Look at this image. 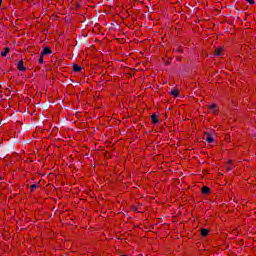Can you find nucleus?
<instances>
[{
	"label": "nucleus",
	"mask_w": 256,
	"mask_h": 256,
	"mask_svg": "<svg viewBox=\"0 0 256 256\" xmlns=\"http://www.w3.org/2000/svg\"><path fill=\"white\" fill-rule=\"evenodd\" d=\"M205 141L208 143H214L215 139L209 133H205Z\"/></svg>",
	"instance_id": "obj_1"
},
{
	"label": "nucleus",
	"mask_w": 256,
	"mask_h": 256,
	"mask_svg": "<svg viewBox=\"0 0 256 256\" xmlns=\"http://www.w3.org/2000/svg\"><path fill=\"white\" fill-rule=\"evenodd\" d=\"M51 53H52L51 49H49V47H45L41 55L45 57V55H51Z\"/></svg>",
	"instance_id": "obj_2"
},
{
	"label": "nucleus",
	"mask_w": 256,
	"mask_h": 256,
	"mask_svg": "<svg viewBox=\"0 0 256 256\" xmlns=\"http://www.w3.org/2000/svg\"><path fill=\"white\" fill-rule=\"evenodd\" d=\"M214 55H217L218 57H223V48H216Z\"/></svg>",
	"instance_id": "obj_3"
},
{
	"label": "nucleus",
	"mask_w": 256,
	"mask_h": 256,
	"mask_svg": "<svg viewBox=\"0 0 256 256\" xmlns=\"http://www.w3.org/2000/svg\"><path fill=\"white\" fill-rule=\"evenodd\" d=\"M202 237H207V235H209V230L202 228L200 231Z\"/></svg>",
	"instance_id": "obj_4"
},
{
	"label": "nucleus",
	"mask_w": 256,
	"mask_h": 256,
	"mask_svg": "<svg viewBox=\"0 0 256 256\" xmlns=\"http://www.w3.org/2000/svg\"><path fill=\"white\" fill-rule=\"evenodd\" d=\"M18 70L19 71H25L26 70L25 66L23 65V61H20L18 63Z\"/></svg>",
	"instance_id": "obj_5"
},
{
	"label": "nucleus",
	"mask_w": 256,
	"mask_h": 256,
	"mask_svg": "<svg viewBox=\"0 0 256 256\" xmlns=\"http://www.w3.org/2000/svg\"><path fill=\"white\" fill-rule=\"evenodd\" d=\"M209 111H211V113H217V106L216 105H210L209 106Z\"/></svg>",
	"instance_id": "obj_6"
},
{
	"label": "nucleus",
	"mask_w": 256,
	"mask_h": 256,
	"mask_svg": "<svg viewBox=\"0 0 256 256\" xmlns=\"http://www.w3.org/2000/svg\"><path fill=\"white\" fill-rule=\"evenodd\" d=\"M152 123L157 124L159 123V119H157V115L153 114L151 116Z\"/></svg>",
	"instance_id": "obj_7"
},
{
	"label": "nucleus",
	"mask_w": 256,
	"mask_h": 256,
	"mask_svg": "<svg viewBox=\"0 0 256 256\" xmlns=\"http://www.w3.org/2000/svg\"><path fill=\"white\" fill-rule=\"evenodd\" d=\"M211 191V189L207 186L202 187V193H204V195H207V193H209Z\"/></svg>",
	"instance_id": "obj_8"
},
{
	"label": "nucleus",
	"mask_w": 256,
	"mask_h": 256,
	"mask_svg": "<svg viewBox=\"0 0 256 256\" xmlns=\"http://www.w3.org/2000/svg\"><path fill=\"white\" fill-rule=\"evenodd\" d=\"M73 71H75V73H79V71H81V67L79 65L75 64L73 66Z\"/></svg>",
	"instance_id": "obj_9"
},
{
	"label": "nucleus",
	"mask_w": 256,
	"mask_h": 256,
	"mask_svg": "<svg viewBox=\"0 0 256 256\" xmlns=\"http://www.w3.org/2000/svg\"><path fill=\"white\" fill-rule=\"evenodd\" d=\"M171 95H173V97H179V90L177 89L172 90Z\"/></svg>",
	"instance_id": "obj_10"
},
{
	"label": "nucleus",
	"mask_w": 256,
	"mask_h": 256,
	"mask_svg": "<svg viewBox=\"0 0 256 256\" xmlns=\"http://www.w3.org/2000/svg\"><path fill=\"white\" fill-rule=\"evenodd\" d=\"M9 48H5L4 51L1 53L2 57H7V53H9Z\"/></svg>",
	"instance_id": "obj_11"
},
{
	"label": "nucleus",
	"mask_w": 256,
	"mask_h": 256,
	"mask_svg": "<svg viewBox=\"0 0 256 256\" xmlns=\"http://www.w3.org/2000/svg\"><path fill=\"white\" fill-rule=\"evenodd\" d=\"M226 167L229 171H231V169H233V161L228 162Z\"/></svg>",
	"instance_id": "obj_12"
},
{
	"label": "nucleus",
	"mask_w": 256,
	"mask_h": 256,
	"mask_svg": "<svg viewBox=\"0 0 256 256\" xmlns=\"http://www.w3.org/2000/svg\"><path fill=\"white\" fill-rule=\"evenodd\" d=\"M43 57H44L43 54H40V58L38 60V63H40V64L44 63Z\"/></svg>",
	"instance_id": "obj_13"
},
{
	"label": "nucleus",
	"mask_w": 256,
	"mask_h": 256,
	"mask_svg": "<svg viewBox=\"0 0 256 256\" xmlns=\"http://www.w3.org/2000/svg\"><path fill=\"white\" fill-rule=\"evenodd\" d=\"M250 5H255V0H246Z\"/></svg>",
	"instance_id": "obj_14"
},
{
	"label": "nucleus",
	"mask_w": 256,
	"mask_h": 256,
	"mask_svg": "<svg viewBox=\"0 0 256 256\" xmlns=\"http://www.w3.org/2000/svg\"><path fill=\"white\" fill-rule=\"evenodd\" d=\"M36 188H37V185H31L30 186V191H35Z\"/></svg>",
	"instance_id": "obj_15"
},
{
	"label": "nucleus",
	"mask_w": 256,
	"mask_h": 256,
	"mask_svg": "<svg viewBox=\"0 0 256 256\" xmlns=\"http://www.w3.org/2000/svg\"><path fill=\"white\" fill-rule=\"evenodd\" d=\"M2 97H3V96L0 94V99H2Z\"/></svg>",
	"instance_id": "obj_16"
}]
</instances>
